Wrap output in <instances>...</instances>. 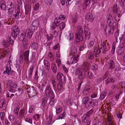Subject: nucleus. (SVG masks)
<instances>
[{"label":"nucleus","instance_id":"nucleus-19","mask_svg":"<svg viewBox=\"0 0 125 125\" xmlns=\"http://www.w3.org/2000/svg\"><path fill=\"white\" fill-rule=\"evenodd\" d=\"M86 18L88 21L91 22L94 20V17L92 14H89L86 16Z\"/></svg>","mask_w":125,"mask_h":125},{"label":"nucleus","instance_id":"nucleus-44","mask_svg":"<svg viewBox=\"0 0 125 125\" xmlns=\"http://www.w3.org/2000/svg\"><path fill=\"white\" fill-rule=\"evenodd\" d=\"M2 44L3 45L7 47H8L10 45V44L8 40L7 41L4 40L2 42Z\"/></svg>","mask_w":125,"mask_h":125},{"label":"nucleus","instance_id":"nucleus-31","mask_svg":"<svg viewBox=\"0 0 125 125\" xmlns=\"http://www.w3.org/2000/svg\"><path fill=\"white\" fill-rule=\"evenodd\" d=\"M40 21L37 20L33 21L32 23V26L38 27L39 26Z\"/></svg>","mask_w":125,"mask_h":125},{"label":"nucleus","instance_id":"nucleus-41","mask_svg":"<svg viewBox=\"0 0 125 125\" xmlns=\"http://www.w3.org/2000/svg\"><path fill=\"white\" fill-rule=\"evenodd\" d=\"M66 104L69 105L71 106L73 103V101L70 98H68L66 100Z\"/></svg>","mask_w":125,"mask_h":125},{"label":"nucleus","instance_id":"nucleus-6","mask_svg":"<svg viewBox=\"0 0 125 125\" xmlns=\"http://www.w3.org/2000/svg\"><path fill=\"white\" fill-rule=\"evenodd\" d=\"M20 29L17 26H13L11 29V34L12 37L15 39L19 33Z\"/></svg>","mask_w":125,"mask_h":125},{"label":"nucleus","instance_id":"nucleus-22","mask_svg":"<svg viewBox=\"0 0 125 125\" xmlns=\"http://www.w3.org/2000/svg\"><path fill=\"white\" fill-rule=\"evenodd\" d=\"M76 40L77 42H80L83 39V35L75 34Z\"/></svg>","mask_w":125,"mask_h":125},{"label":"nucleus","instance_id":"nucleus-35","mask_svg":"<svg viewBox=\"0 0 125 125\" xmlns=\"http://www.w3.org/2000/svg\"><path fill=\"white\" fill-rule=\"evenodd\" d=\"M56 113L57 114H59L62 111V107L60 106H57L56 108Z\"/></svg>","mask_w":125,"mask_h":125},{"label":"nucleus","instance_id":"nucleus-61","mask_svg":"<svg viewBox=\"0 0 125 125\" xmlns=\"http://www.w3.org/2000/svg\"><path fill=\"white\" fill-rule=\"evenodd\" d=\"M19 110V108L18 107H17L15 109L14 111V112L15 114L18 115V111Z\"/></svg>","mask_w":125,"mask_h":125},{"label":"nucleus","instance_id":"nucleus-5","mask_svg":"<svg viewBox=\"0 0 125 125\" xmlns=\"http://www.w3.org/2000/svg\"><path fill=\"white\" fill-rule=\"evenodd\" d=\"M65 16L64 15H60L59 17H57L55 18L54 21L52 23L51 27L52 30L55 29L56 27H58L60 24L61 19L63 20L65 18Z\"/></svg>","mask_w":125,"mask_h":125},{"label":"nucleus","instance_id":"nucleus-63","mask_svg":"<svg viewBox=\"0 0 125 125\" xmlns=\"http://www.w3.org/2000/svg\"><path fill=\"white\" fill-rule=\"evenodd\" d=\"M125 0H119V2L121 6L123 7L124 6L125 3Z\"/></svg>","mask_w":125,"mask_h":125},{"label":"nucleus","instance_id":"nucleus-45","mask_svg":"<svg viewBox=\"0 0 125 125\" xmlns=\"http://www.w3.org/2000/svg\"><path fill=\"white\" fill-rule=\"evenodd\" d=\"M65 23L64 22H61L60 25V29L61 30H62L65 26Z\"/></svg>","mask_w":125,"mask_h":125},{"label":"nucleus","instance_id":"nucleus-23","mask_svg":"<svg viewBox=\"0 0 125 125\" xmlns=\"http://www.w3.org/2000/svg\"><path fill=\"white\" fill-rule=\"evenodd\" d=\"M90 88H88V87L86 86L85 89L83 91V93L84 95H87L90 92Z\"/></svg>","mask_w":125,"mask_h":125},{"label":"nucleus","instance_id":"nucleus-52","mask_svg":"<svg viewBox=\"0 0 125 125\" xmlns=\"http://www.w3.org/2000/svg\"><path fill=\"white\" fill-rule=\"evenodd\" d=\"M52 43V41H47L44 44V45L45 46H49V47H50V46L51 44Z\"/></svg>","mask_w":125,"mask_h":125},{"label":"nucleus","instance_id":"nucleus-12","mask_svg":"<svg viewBox=\"0 0 125 125\" xmlns=\"http://www.w3.org/2000/svg\"><path fill=\"white\" fill-rule=\"evenodd\" d=\"M24 7L25 14L26 15L29 14L31 11V5L30 4H27Z\"/></svg>","mask_w":125,"mask_h":125},{"label":"nucleus","instance_id":"nucleus-64","mask_svg":"<svg viewBox=\"0 0 125 125\" xmlns=\"http://www.w3.org/2000/svg\"><path fill=\"white\" fill-rule=\"evenodd\" d=\"M8 42H9L10 44H11L13 45V44L14 41L12 40L10 38H9L8 39Z\"/></svg>","mask_w":125,"mask_h":125},{"label":"nucleus","instance_id":"nucleus-26","mask_svg":"<svg viewBox=\"0 0 125 125\" xmlns=\"http://www.w3.org/2000/svg\"><path fill=\"white\" fill-rule=\"evenodd\" d=\"M109 68L111 69H112L114 68V63L113 60H111L109 62Z\"/></svg>","mask_w":125,"mask_h":125},{"label":"nucleus","instance_id":"nucleus-17","mask_svg":"<svg viewBox=\"0 0 125 125\" xmlns=\"http://www.w3.org/2000/svg\"><path fill=\"white\" fill-rule=\"evenodd\" d=\"M29 52V50H27L23 54V55L25 57V60L27 63H28L29 62L28 58Z\"/></svg>","mask_w":125,"mask_h":125},{"label":"nucleus","instance_id":"nucleus-53","mask_svg":"<svg viewBox=\"0 0 125 125\" xmlns=\"http://www.w3.org/2000/svg\"><path fill=\"white\" fill-rule=\"evenodd\" d=\"M25 112L24 109L21 110L20 112L19 115L20 117H22L24 115Z\"/></svg>","mask_w":125,"mask_h":125},{"label":"nucleus","instance_id":"nucleus-20","mask_svg":"<svg viewBox=\"0 0 125 125\" xmlns=\"http://www.w3.org/2000/svg\"><path fill=\"white\" fill-rule=\"evenodd\" d=\"M84 33L86 38L89 39L90 37V31L88 29H84Z\"/></svg>","mask_w":125,"mask_h":125},{"label":"nucleus","instance_id":"nucleus-21","mask_svg":"<svg viewBox=\"0 0 125 125\" xmlns=\"http://www.w3.org/2000/svg\"><path fill=\"white\" fill-rule=\"evenodd\" d=\"M115 81V79L113 77H109L105 80V83L107 85L110 83H114Z\"/></svg>","mask_w":125,"mask_h":125},{"label":"nucleus","instance_id":"nucleus-42","mask_svg":"<svg viewBox=\"0 0 125 125\" xmlns=\"http://www.w3.org/2000/svg\"><path fill=\"white\" fill-rule=\"evenodd\" d=\"M88 64L89 63L88 62H84L83 65V67H84V68H83L85 70H87V71H88Z\"/></svg>","mask_w":125,"mask_h":125},{"label":"nucleus","instance_id":"nucleus-48","mask_svg":"<svg viewBox=\"0 0 125 125\" xmlns=\"http://www.w3.org/2000/svg\"><path fill=\"white\" fill-rule=\"evenodd\" d=\"M5 102L3 99H2L0 101V108H2L3 107L5 106Z\"/></svg>","mask_w":125,"mask_h":125},{"label":"nucleus","instance_id":"nucleus-10","mask_svg":"<svg viewBox=\"0 0 125 125\" xmlns=\"http://www.w3.org/2000/svg\"><path fill=\"white\" fill-rule=\"evenodd\" d=\"M57 77V79L60 82L63 83L65 82V76L62 73L60 72L58 73Z\"/></svg>","mask_w":125,"mask_h":125},{"label":"nucleus","instance_id":"nucleus-25","mask_svg":"<svg viewBox=\"0 0 125 125\" xmlns=\"http://www.w3.org/2000/svg\"><path fill=\"white\" fill-rule=\"evenodd\" d=\"M47 83V81L46 80H44L43 82L42 83V84L41 85L40 84V86H39V88L40 89L43 91V88H44V87L46 85Z\"/></svg>","mask_w":125,"mask_h":125},{"label":"nucleus","instance_id":"nucleus-40","mask_svg":"<svg viewBox=\"0 0 125 125\" xmlns=\"http://www.w3.org/2000/svg\"><path fill=\"white\" fill-rule=\"evenodd\" d=\"M106 94L105 92L103 91L100 94V99L101 100L103 99L106 95Z\"/></svg>","mask_w":125,"mask_h":125},{"label":"nucleus","instance_id":"nucleus-9","mask_svg":"<svg viewBox=\"0 0 125 125\" xmlns=\"http://www.w3.org/2000/svg\"><path fill=\"white\" fill-rule=\"evenodd\" d=\"M92 100V99L88 97H84L83 100V103L85 104L86 108H87L91 106L90 101Z\"/></svg>","mask_w":125,"mask_h":125},{"label":"nucleus","instance_id":"nucleus-24","mask_svg":"<svg viewBox=\"0 0 125 125\" xmlns=\"http://www.w3.org/2000/svg\"><path fill=\"white\" fill-rule=\"evenodd\" d=\"M113 12L115 14H117L118 12V13H121V11L119 10V9L117 7V5H114L113 6Z\"/></svg>","mask_w":125,"mask_h":125},{"label":"nucleus","instance_id":"nucleus-39","mask_svg":"<svg viewBox=\"0 0 125 125\" xmlns=\"http://www.w3.org/2000/svg\"><path fill=\"white\" fill-rule=\"evenodd\" d=\"M6 70L5 71H4V73H5V72H6L8 75H10L11 72V68L10 67L9 68L8 66H6Z\"/></svg>","mask_w":125,"mask_h":125},{"label":"nucleus","instance_id":"nucleus-47","mask_svg":"<svg viewBox=\"0 0 125 125\" xmlns=\"http://www.w3.org/2000/svg\"><path fill=\"white\" fill-rule=\"evenodd\" d=\"M5 113L3 112H0V117L1 120L2 121L4 120V117H5Z\"/></svg>","mask_w":125,"mask_h":125},{"label":"nucleus","instance_id":"nucleus-50","mask_svg":"<svg viewBox=\"0 0 125 125\" xmlns=\"http://www.w3.org/2000/svg\"><path fill=\"white\" fill-rule=\"evenodd\" d=\"M42 105L44 107L46 105L47 100L45 98H43L42 100Z\"/></svg>","mask_w":125,"mask_h":125},{"label":"nucleus","instance_id":"nucleus-55","mask_svg":"<svg viewBox=\"0 0 125 125\" xmlns=\"http://www.w3.org/2000/svg\"><path fill=\"white\" fill-rule=\"evenodd\" d=\"M71 60H72L73 61L71 62V64H72L74 63H76L78 61L77 60V58L75 59L74 58L73 56L71 58Z\"/></svg>","mask_w":125,"mask_h":125},{"label":"nucleus","instance_id":"nucleus-8","mask_svg":"<svg viewBox=\"0 0 125 125\" xmlns=\"http://www.w3.org/2000/svg\"><path fill=\"white\" fill-rule=\"evenodd\" d=\"M45 93L47 97L54 96L53 93L51 88L50 85H48L45 91Z\"/></svg>","mask_w":125,"mask_h":125},{"label":"nucleus","instance_id":"nucleus-2","mask_svg":"<svg viewBox=\"0 0 125 125\" xmlns=\"http://www.w3.org/2000/svg\"><path fill=\"white\" fill-rule=\"evenodd\" d=\"M7 3L6 6L5 1L4 0H1L0 3V8L1 10H6L7 9L8 11V14L9 16L11 17L12 16L11 14L13 11L14 9V6L11 1H9Z\"/></svg>","mask_w":125,"mask_h":125},{"label":"nucleus","instance_id":"nucleus-15","mask_svg":"<svg viewBox=\"0 0 125 125\" xmlns=\"http://www.w3.org/2000/svg\"><path fill=\"white\" fill-rule=\"evenodd\" d=\"M27 92L29 93V95H30L32 97L36 96L37 94L36 91L34 88H32L29 91H28Z\"/></svg>","mask_w":125,"mask_h":125},{"label":"nucleus","instance_id":"nucleus-37","mask_svg":"<svg viewBox=\"0 0 125 125\" xmlns=\"http://www.w3.org/2000/svg\"><path fill=\"white\" fill-rule=\"evenodd\" d=\"M77 29L78 31L76 34L83 35V29L80 27H78Z\"/></svg>","mask_w":125,"mask_h":125},{"label":"nucleus","instance_id":"nucleus-62","mask_svg":"<svg viewBox=\"0 0 125 125\" xmlns=\"http://www.w3.org/2000/svg\"><path fill=\"white\" fill-rule=\"evenodd\" d=\"M39 4L38 3H37L35 4L34 7V10H38L39 8Z\"/></svg>","mask_w":125,"mask_h":125},{"label":"nucleus","instance_id":"nucleus-34","mask_svg":"<svg viewBox=\"0 0 125 125\" xmlns=\"http://www.w3.org/2000/svg\"><path fill=\"white\" fill-rule=\"evenodd\" d=\"M120 13H118V12L115 14L114 18L115 20L117 21H118L120 20V18L121 16Z\"/></svg>","mask_w":125,"mask_h":125},{"label":"nucleus","instance_id":"nucleus-3","mask_svg":"<svg viewBox=\"0 0 125 125\" xmlns=\"http://www.w3.org/2000/svg\"><path fill=\"white\" fill-rule=\"evenodd\" d=\"M117 25V22H113L112 24L106 26L104 29V31L105 33V34H106V37H108L109 34H112L114 32V30L116 28Z\"/></svg>","mask_w":125,"mask_h":125},{"label":"nucleus","instance_id":"nucleus-54","mask_svg":"<svg viewBox=\"0 0 125 125\" xmlns=\"http://www.w3.org/2000/svg\"><path fill=\"white\" fill-rule=\"evenodd\" d=\"M62 84L60 83H58L57 84V89L59 91L62 90Z\"/></svg>","mask_w":125,"mask_h":125},{"label":"nucleus","instance_id":"nucleus-18","mask_svg":"<svg viewBox=\"0 0 125 125\" xmlns=\"http://www.w3.org/2000/svg\"><path fill=\"white\" fill-rule=\"evenodd\" d=\"M15 14L13 15L14 16L16 19H18L19 17H21V13L20 12L19 10L17 9L15 11Z\"/></svg>","mask_w":125,"mask_h":125},{"label":"nucleus","instance_id":"nucleus-29","mask_svg":"<svg viewBox=\"0 0 125 125\" xmlns=\"http://www.w3.org/2000/svg\"><path fill=\"white\" fill-rule=\"evenodd\" d=\"M70 52L71 53L74 54L77 53V48L74 46L72 47L70 49Z\"/></svg>","mask_w":125,"mask_h":125},{"label":"nucleus","instance_id":"nucleus-38","mask_svg":"<svg viewBox=\"0 0 125 125\" xmlns=\"http://www.w3.org/2000/svg\"><path fill=\"white\" fill-rule=\"evenodd\" d=\"M33 68V65L31 66L29 71L28 77L29 78H31V77Z\"/></svg>","mask_w":125,"mask_h":125},{"label":"nucleus","instance_id":"nucleus-59","mask_svg":"<svg viewBox=\"0 0 125 125\" xmlns=\"http://www.w3.org/2000/svg\"><path fill=\"white\" fill-rule=\"evenodd\" d=\"M73 1V0H67L66 1V4L67 6L70 5Z\"/></svg>","mask_w":125,"mask_h":125},{"label":"nucleus","instance_id":"nucleus-33","mask_svg":"<svg viewBox=\"0 0 125 125\" xmlns=\"http://www.w3.org/2000/svg\"><path fill=\"white\" fill-rule=\"evenodd\" d=\"M51 98L50 99V102L49 104L50 105L52 106L54 104V96H51Z\"/></svg>","mask_w":125,"mask_h":125},{"label":"nucleus","instance_id":"nucleus-30","mask_svg":"<svg viewBox=\"0 0 125 125\" xmlns=\"http://www.w3.org/2000/svg\"><path fill=\"white\" fill-rule=\"evenodd\" d=\"M46 38L47 41H52L53 38V36L51 34H47L46 35Z\"/></svg>","mask_w":125,"mask_h":125},{"label":"nucleus","instance_id":"nucleus-4","mask_svg":"<svg viewBox=\"0 0 125 125\" xmlns=\"http://www.w3.org/2000/svg\"><path fill=\"white\" fill-rule=\"evenodd\" d=\"M93 111V110L91 109L86 113L83 115L82 117V120L83 122L86 123L85 125H90V122L89 121V119Z\"/></svg>","mask_w":125,"mask_h":125},{"label":"nucleus","instance_id":"nucleus-14","mask_svg":"<svg viewBox=\"0 0 125 125\" xmlns=\"http://www.w3.org/2000/svg\"><path fill=\"white\" fill-rule=\"evenodd\" d=\"M7 86L13 87L14 88H17V84L15 83L12 82L11 80H9L7 83Z\"/></svg>","mask_w":125,"mask_h":125},{"label":"nucleus","instance_id":"nucleus-11","mask_svg":"<svg viewBox=\"0 0 125 125\" xmlns=\"http://www.w3.org/2000/svg\"><path fill=\"white\" fill-rule=\"evenodd\" d=\"M34 32L33 31L30 29H27L25 33L26 37L28 38H31Z\"/></svg>","mask_w":125,"mask_h":125},{"label":"nucleus","instance_id":"nucleus-56","mask_svg":"<svg viewBox=\"0 0 125 125\" xmlns=\"http://www.w3.org/2000/svg\"><path fill=\"white\" fill-rule=\"evenodd\" d=\"M107 22L108 24L110 25L111 24H112V23L114 22L113 21V19H107Z\"/></svg>","mask_w":125,"mask_h":125},{"label":"nucleus","instance_id":"nucleus-51","mask_svg":"<svg viewBox=\"0 0 125 125\" xmlns=\"http://www.w3.org/2000/svg\"><path fill=\"white\" fill-rule=\"evenodd\" d=\"M38 45L37 44L35 43H33L31 46V48L34 50H35L38 47Z\"/></svg>","mask_w":125,"mask_h":125},{"label":"nucleus","instance_id":"nucleus-13","mask_svg":"<svg viewBox=\"0 0 125 125\" xmlns=\"http://www.w3.org/2000/svg\"><path fill=\"white\" fill-rule=\"evenodd\" d=\"M101 52L99 49L97 47H96L94 49L93 54L95 57H97L99 56Z\"/></svg>","mask_w":125,"mask_h":125},{"label":"nucleus","instance_id":"nucleus-32","mask_svg":"<svg viewBox=\"0 0 125 125\" xmlns=\"http://www.w3.org/2000/svg\"><path fill=\"white\" fill-rule=\"evenodd\" d=\"M52 115H50L49 116L48 118L47 119L48 121L46 122V124L48 125H50L52 123Z\"/></svg>","mask_w":125,"mask_h":125},{"label":"nucleus","instance_id":"nucleus-60","mask_svg":"<svg viewBox=\"0 0 125 125\" xmlns=\"http://www.w3.org/2000/svg\"><path fill=\"white\" fill-rule=\"evenodd\" d=\"M109 73V72L107 71L106 72L104 75L102 77L103 80L104 79L108 77Z\"/></svg>","mask_w":125,"mask_h":125},{"label":"nucleus","instance_id":"nucleus-28","mask_svg":"<svg viewBox=\"0 0 125 125\" xmlns=\"http://www.w3.org/2000/svg\"><path fill=\"white\" fill-rule=\"evenodd\" d=\"M51 68L52 71L54 73H56L57 72V67L55 64L52 63L51 64Z\"/></svg>","mask_w":125,"mask_h":125},{"label":"nucleus","instance_id":"nucleus-46","mask_svg":"<svg viewBox=\"0 0 125 125\" xmlns=\"http://www.w3.org/2000/svg\"><path fill=\"white\" fill-rule=\"evenodd\" d=\"M24 35L23 33H21L18 37L19 40L21 41H23L24 40V38H25Z\"/></svg>","mask_w":125,"mask_h":125},{"label":"nucleus","instance_id":"nucleus-27","mask_svg":"<svg viewBox=\"0 0 125 125\" xmlns=\"http://www.w3.org/2000/svg\"><path fill=\"white\" fill-rule=\"evenodd\" d=\"M98 101L97 100H94L92 99V100L90 101L91 106L93 107L96 106L98 104Z\"/></svg>","mask_w":125,"mask_h":125},{"label":"nucleus","instance_id":"nucleus-57","mask_svg":"<svg viewBox=\"0 0 125 125\" xmlns=\"http://www.w3.org/2000/svg\"><path fill=\"white\" fill-rule=\"evenodd\" d=\"M26 121L28 122L31 124H32V121L30 117L26 118L25 119Z\"/></svg>","mask_w":125,"mask_h":125},{"label":"nucleus","instance_id":"nucleus-16","mask_svg":"<svg viewBox=\"0 0 125 125\" xmlns=\"http://www.w3.org/2000/svg\"><path fill=\"white\" fill-rule=\"evenodd\" d=\"M91 0H85L84 3H83V9H85L86 7L88 5L91 3ZM97 0H92L93 2H95L97 1Z\"/></svg>","mask_w":125,"mask_h":125},{"label":"nucleus","instance_id":"nucleus-7","mask_svg":"<svg viewBox=\"0 0 125 125\" xmlns=\"http://www.w3.org/2000/svg\"><path fill=\"white\" fill-rule=\"evenodd\" d=\"M107 45L106 43L103 42V43L101 41H100L98 44V47L101 52L102 53H106L108 50L106 48Z\"/></svg>","mask_w":125,"mask_h":125},{"label":"nucleus","instance_id":"nucleus-49","mask_svg":"<svg viewBox=\"0 0 125 125\" xmlns=\"http://www.w3.org/2000/svg\"><path fill=\"white\" fill-rule=\"evenodd\" d=\"M73 35L72 33H69L67 39L70 41L72 40L73 39Z\"/></svg>","mask_w":125,"mask_h":125},{"label":"nucleus","instance_id":"nucleus-58","mask_svg":"<svg viewBox=\"0 0 125 125\" xmlns=\"http://www.w3.org/2000/svg\"><path fill=\"white\" fill-rule=\"evenodd\" d=\"M86 47V45L83 44L81 46H80L79 49V50L80 51H83V49Z\"/></svg>","mask_w":125,"mask_h":125},{"label":"nucleus","instance_id":"nucleus-1","mask_svg":"<svg viewBox=\"0 0 125 125\" xmlns=\"http://www.w3.org/2000/svg\"><path fill=\"white\" fill-rule=\"evenodd\" d=\"M75 75H78V78L80 80L84 79L86 75L90 79L93 77V74L91 72L85 70L82 67L77 68L75 71Z\"/></svg>","mask_w":125,"mask_h":125},{"label":"nucleus","instance_id":"nucleus-43","mask_svg":"<svg viewBox=\"0 0 125 125\" xmlns=\"http://www.w3.org/2000/svg\"><path fill=\"white\" fill-rule=\"evenodd\" d=\"M66 115V113L65 112H63L58 117V119H64L65 118Z\"/></svg>","mask_w":125,"mask_h":125},{"label":"nucleus","instance_id":"nucleus-36","mask_svg":"<svg viewBox=\"0 0 125 125\" xmlns=\"http://www.w3.org/2000/svg\"><path fill=\"white\" fill-rule=\"evenodd\" d=\"M7 88L8 91L11 93H14L16 91V89L17 88H14L10 86H7Z\"/></svg>","mask_w":125,"mask_h":125}]
</instances>
